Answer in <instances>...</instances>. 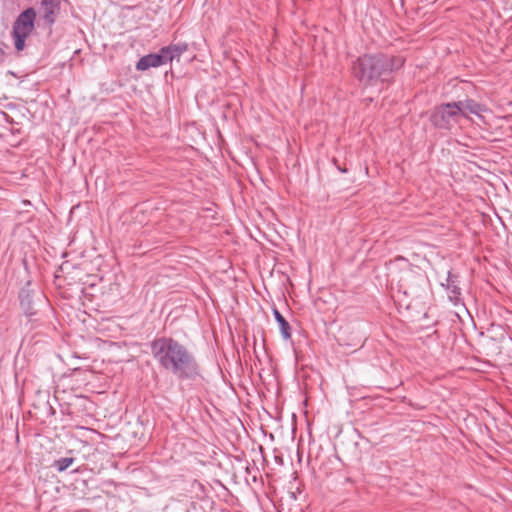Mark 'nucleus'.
Listing matches in <instances>:
<instances>
[{
	"instance_id": "obj_11",
	"label": "nucleus",
	"mask_w": 512,
	"mask_h": 512,
	"mask_svg": "<svg viewBox=\"0 0 512 512\" xmlns=\"http://www.w3.org/2000/svg\"><path fill=\"white\" fill-rule=\"evenodd\" d=\"M74 462V458L72 457H63L54 462V467L59 471L63 472L67 468H69Z\"/></svg>"
},
{
	"instance_id": "obj_12",
	"label": "nucleus",
	"mask_w": 512,
	"mask_h": 512,
	"mask_svg": "<svg viewBox=\"0 0 512 512\" xmlns=\"http://www.w3.org/2000/svg\"><path fill=\"white\" fill-rule=\"evenodd\" d=\"M0 54H2V49L0 48Z\"/></svg>"
},
{
	"instance_id": "obj_7",
	"label": "nucleus",
	"mask_w": 512,
	"mask_h": 512,
	"mask_svg": "<svg viewBox=\"0 0 512 512\" xmlns=\"http://www.w3.org/2000/svg\"><path fill=\"white\" fill-rule=\"evenodd\" d=\"M456 104L458 105V107L461 110L462 117H465V118H468V115L466 113L467 111L472 113V114H475V115H477L479 117H481L480 116L481 112L487 111L485 106L477 103L476 101H474L472 99H466L464 101H458V102H456Z\"/></svg>"
},
{
	"instance_id": "obj_4",
	"label": "nucleus",
	"mask_w": 512,
	"mask_h": 512,
	"mask_svg": "<svg viewBox=\"0 0 512 512\" xmlns=\"http://www.w3.org/2000/svg\"><path fill=\"white\" fill-rule=\"evenodd\" d=\"M461 118V110L456 102L437 106L431 115L433 125L441 129L453 128Z\"/></svg>"
},
{
	"instance_id": "obj_6",
	"label": "nucleus",
	"mask_w": 512,
	"mask_h": 512,
	"mask_svg": "<svg viewBox=\"0 0 512 512\" xmlns=\"http://www.w3.org/2000/svg\"><path fill=\"white\" fill-rule=\"evenodd\" d=\"M187 50L186 44H178V45H170L167 47H163L160 52L162 54V58L164 64L172 62L174 59H179L180 56Z\"/></svg>"
},
{
	"instance_id": "obj_2",
	"label": "nucleus",
	"mask_w": 512,
	"mask_h": 512,
	"mask_svg": "<svg viewBox=\"0 0 512 512\" xmlns=\"http://www.w3.org/2000/svg\"><path fill=\"white\" fill-rule=\"evenodd\" d=\"M403 64L404 59L400 56L363 55L354 61L352 73L361 84L370 86L378 81H385L393 70L399 69Z\"/></svg>"
},
{
	"instance_id": "obj_10",
	"label": "nucleus",
	"mask_w": 512,
	"mask_h": 512,
	"mask_svg": "<svg viewBox=\"0 0 512 512\" xmlns=\"http://www.w3.org/2000/svg\"><path fill=\"white\" fill-rule=\"evenodd\" d=\"M447 290H448L449 299L452 302L456 303L459 300L460 289L456 285L455 277L452 276L451 274H449L448 278H447Z\"/></svg>"
},
{
	"instance_id": "obj_5",
	"label": "nucleus",
	"mask_w": 512,
	"mask_h": 512,
	"mask_svg": "<svg viewBox=\"0 0 512 512\" xmlns=\"http://www.w3.org/2000/svg\"><path fill=\"white\" fill-rule=\"evenodd\" d=\"M165 65L162 54L159 51V53L155 54H148L139 59V61L136 64V69L138 71H145L149 68H156L159 66Z\"/></svg>"
},
{
	"instance_id": "obj_3",
	"label": "nucleus",
	"mask_w": 512,
	"mask_h": 512,
	"mask_svg": "<svg viewBox=\"0 0 512 512\" xmlns=\"http://www.w3.org/2000/svg\"><path fill=\"white\" fill-rule=\"evenodd\" d=\"M35 16V10L33 8H28L23 11L14 22L12 34L17 51H22L24 49L26 38L34 29Z\"/></svg>"
},
{
	"instance_id": "obj_8",
	"label": "nucleus",
	"mask_w": 512,
	"mask_h": 512,
	"mask_svg": "<svg viewBox=\"0 0 512 512\" xmlns=\"http://www.w3.org/2000/svg\"><path fill=\"white\" fill-rule=\"evenodd\" d=\"M58 8L57 0H42L40 10L43 19L48 25H52L55 22V14Z\"/></svg>"
},
{
	"instance_id": "obj_1",
	"label": "nucleus",
	"mask_w": 512,
	"mask_h": 512,
	"mask_svg": "<svg viewBox=\"0 0 512 512\" xmlns=\"http://www.w3.org/2000/svg\"><path fill=\"white\" fill-rule=\"evenodd\" d=\"M151 353L162 368L179 378H194L199 373L193 355L173 338L161 337L153 340Z\"/></svg>"
},
{
	"instance_id": "obj_9",
	"label": "nucleus",
	"mask_w": 512,
	"mask_h": 512,
	"mask_svg": "<svg viewBox=\"0 0 512 512\" xmlns=\"http://www.w3.org/2000/svg\"><path fill=\"white\" fill-rule=\"evenodd\" d=\"M273 315L275 317V320L279 324V328L281 331V335L285 340H288L291 338V328L289 323L286 321V319L283 317V315L277 310L273 309Z\"/></svg>"
}]
</instances>
